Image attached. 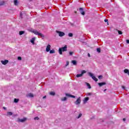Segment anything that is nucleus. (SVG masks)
<instances>
[{"instance_id": "f257e3e1", "label": "nucleus", "mask_w": 129, "mask_h": 129, "mask_svg": "<svg viewBox=\"0 0 129 129\" xmlns=\"http://www.w3.org/2000/svg\"><path fill=\"white\" fill-rule=\"evenodd\" d=\"M31 32H32V33H33V34H34L35 35L41 37V38L45 37V35L44 34L41 33L40 32H39V31H38V30H37L31 29Z\"/></svg>"}, {"instance_id": "f03ea898", "label": "nucleus", "mask_w": 129, "mask_h": 129, "mask_svg": "<svg viewBox=\"0 0 129 129\" xmlns=\"http://www.w3.org/2000/svg\"><path fill=\"white\" fill-rule=\"evenodd\" d=\"M65 51H67V45H65L63 47H61L59 49V53L60 55H62L63 54L62 52H64Z\"/></svg>"}, {"instance_id": "7ed1b4c3", "label": "nucleus", "mask_w": 129, "mask_h": 129, "mask_svg": "<svg viewBox=\"0 0 129 129\" xmlns=\"http://www.w3.org/2000/svg\"><path fill=\"white\" fill-rule=\"evenodd\" d=\"M88 74H89V76H90V77H91L92 78V79L93 80H94V81H96V82L98 81V80L96 78V77H95V76H93L92 73H88Z\"/></svg>"}, {"instance_id": "20e7f679", "label": "nucleus", "mask_w": 129, "mask_h": 129, "mask_svg": "<svg viewBox=\"0 0 129 129\" xmlns=\"http://www.w3.org/2000/svg\"><path fill=\"white\" fill-rule=\"evenodd\" d=\"M84 73H86V71L85 70H83V71H82V72H81V74H78V75H77V77L78 78H79V77H82L83 76V74H84Z\"/></svg>"}, {"instance_id": "39448f33", "label": "nucleus", "mask_w": 129, "mask_h": 129, "mask_svg": "<svg viewBox=\"0 0 129 129\" xmlns=\"http://www.w3.org/2000/svg\"><path fill=\"white\" fill-rule=\"evenodd\" d=\"M80 103H81V97H80L75 102V104H76V105H78L79 104H80Z\"/></svg>"}, {"instance_id": "423d86ee", "label": "nucleus", "mask_w": 129, "mask_h": 129, "mask_svg": "<svg viewBox=\"0 0 129 129\" xmlns=\"http://www.w3.org/2000/svg\"><path fill=\"white\" fill-rule=\"evenodd\" d=\"M56 33L58 34V36L59 37H63V36H65V33L63 32L59 31L58 30H56Z\"/></svg>"}, {"instance_id": "0eeeda50", "label": "nucleus", "mask_w": 129, "mask_h": 129, "mask_svg": "<svg viewBox=\"0 0 129 129\" xmlns=\"http://www.w3.org/2000/svg\"><path fill=\"white\" fill-rule=\"evenodd\" d=\"M1 63L3 65H7V64H8V63H9V60H2Z\"/></svg>"}, {"instance_id": "6e6552de", "label": "nucleus", "mask_w": 129, "mask_h": 129, "mask_svg": "<svg viewBox=\"0 0 129 129\" xmlns=\"http://www.w3.org/2000/svg\"><path fill=\"white\" fill-rule=\"evenodd\" d=\"M50 50H51V45L49 44L47 45L46 48V52H49Z\"/></svg>"}, {"instance_id": "1a4fd4ad", "label": "nucleus", "mask_w": 129, "mask_h": 129, "mask_svg": "<svg viewBox=\"0 0 129 129\" xmlns=\"http://www.w3.org/2000/svg\"><path fill=\"white\" fill-rule=\"evenodd\" d=\"M27 120V118H23V119H19L18 121L20 122H25Z\"/></svg>"}, {"instance_id": "9d476101", "label": "nucleus", "mask_w": 129, "mask_h": 129, "mask_svg": "<svg viewBox=\"0 0 129 129\" xmlns=\"http://www.w3.org/2000/svg\"><path fill=\"white\" fill-rule=\"evenodd\" d=\"M80 12L81 13V14L82 15H83V16H84V15H85V12H84V11H83V8H80L79 9Z\"/></svg>"}, {"instance_id": "9b49d317", "label": "nucleus", "mask_w": 129, "mask_h": 129, "mask_svg": "<svg viewBox=\"0 0 129 129\" xmlns=\"http://www.w3.org/2000/svg\"><path fill=\"white\" fill-rule=\"evenodd\" d=\"M6 5V1H0V7H2L3 6H5Z\"/></svg>"}, {"instance_id": "f8f14e48", "label": "nucleus", "mask_w": 129, "mask_h": 129, "mask_svg": "<svg viewBox=\"0 0 129 129\" xmlns=\"http://www.w3.org/2000/svg\"><path fill=\"white\" fill-rule=\"evenodd\" d=\"M98 84L100 87H101V86H103V85H105L106 83L105 82H102V83H99Z\"/></svg>"}, {"instance_id": "ddd939ff", "label": "nucleus", "mask_w": 129, "mask_h": 129, "mask_svg": "<svg viewBox=\"0 0 129 129\" xmlns=\"http://www.w3.org/2000/svg\"><path fill=\"white\" fill-rule=\"evenodd\" d=\"M89 100V97H86L85 98L84 100H83L84 103L85 104Z\"/></svg>"}, {"instance_id": "4468645a", "label": "nucleus", "mask_w": 129, "mask_h": 129, "mask_svg": "<svg viewBox=\"0 0 129 129\" xmlns=\"http://www.w3.org/2000/svg\"><path fill=\"white\" fill-rule=\"evenodd\" d=\"M36 38H32L30 42L31 43H32V44H33V45H35V40Z\"/></svg>"}, {"instance_id": "2eb2a0df", "label": "nucleus", "mask_w": 129, "mask_h": 129, "mask_svg": "<svg viewBox=\"0 0 129 129\" xmlns=\"http://www.w3.org/2000/svg\"><path fill=\"white\" fill-rule=\"evenodd\" d=\"M86 84L87 85V86H88L89 89H91V86H90V84L87 82H86Z\"/></svg>"}, {"instance_id": "dca6fc26", "label": "nucleus", "mask_w": 129, "mask_h": 129, "mask_svg": "<svg viewBox=\"0 0 129 129\" xmlns=\"http://www.w3.org/2000/svg\"><path fill=\"white\" fill-rule=\"evenodd\" d=\"M7 116H10L11 115H13V113L12 112H7Z\"/></svg>"}, {"instance_id": "f3484780", "label": "nucleus", "mask_w": 129, "mask_h": 129, "mask_svg": "<svg viewBox=\"0 0 129 129\" xmlns=\"http://www.w3.org/2000/svg\"><path fill=\"white\" fill-rule=\"evenodd\" d=\"M24 34H25V31H21L19 32V35L20 36H22V35H24Z\"/></svg>"}, {"instance_id": "a211bd4d", "label": "nucleus", "mask_w": 129, "mask_h": 129, "mask_svg": "<svg viewBox=\"0 0 129 129\" xmlns=\"http://www.w3.org/2000/svg\"><path fill=\"white\" fill-rule=\"evenodd\" d=\"M124 73H126V74H128L129 75V70H128L125 69L124 70Z\"/></svg>"}, {"instance_id": "6ab92c4d", "label": "nucleus", "mask_w": 129, "mask_h": 129, "mask_svg": "<svg viewBox=\"0 0 129 129\" xmlns=\"http://www.w3.org/2000/svg\"><path fill=\"white\" fill-rule=\"evenodd\" d=\"M61 101H66V100H67V98L66 97L62 98L61 99Z\"/></svg>"}, {"instance_id": "aec40b11", "label": "nucleus", "mask_w": 129, "mask_h": 129, "mask_svg": "<svg viewBox=\"0 0 129 129\" xmlns=\"http://www.w3.org/2000/svg\"><path fill=\"white\" fill-rule=\"evenodd\" d=\"M49 53L50 54H54V53H55V50L52 49V50H49Z\"/></svg>"}, {"instance_id": "412c9836", "label": "nucleus", "mask_w": 129, "mask_h": 129, "mask_svg": "<svg viewBox=\"0 0 129 129\" xmlns=\"http://www.w3.org/2000/svg\"><path fill=\"white\" fill-rule=\"evenodd\" d=\"M28 97H34V95L32 93H29L28 95Z\"/></svg>"}, {"instance_id": "4be33fe9", "label": "nucleus", "mask_w": 129, "mask_h": 129, "mask_svg": "<svg viewBox=\"0 0 129 129\" xmlns=\"http://www.w3.org/2000/svg\"><path fill=\"white\" fill-rule=\"evenodd\" d=\"M72 63H73L74 65H76V64H77V62L76 61V60H72Z\"/></svg>"}, {"instance_id": "5701e85b", "label": "nucleus", "mask_w": 129, "mask_h": 129, "mask_svg": "<svg viewBox=\"0 0 129 129\" xmlns=\"http://www.w3.org/2000/svg\"><path fill=\"white\" fill-rule=\"evenodd\" d=\"M50 95H52V96H54L55 95V92H50L49 93Z\"/></svg>"}, {"instance_id": "b1692460", "label": "nucleus", "mask_w": 129, "mask_h": 129, "mask_svg": "<svg viewBox=\"0 0 129 129\" xmlns=\"http://www.w3.org/2000/svg\"><path fill=\"white\" fill-rule=\"evenodd\" d=\"M19 100H20L19 99H14V102L15 103H18V102H19Z\"/></svg>"}, {"instance_id": "393cba45", "label": "nucleus", "mask_w": 129, "mask_h": 129, "mask_svg": "<svg viewBox=\"0 0 129 129\" xmlns=\"http://www.w3.org/2000/svg\"><path fill=\"white\" fill-rule=\"evenodd\" d=\"M14 5L17 6L18 5V0H14Z\"/></svg>"}, {"instance_id": "a878e982", "label": "nucleus", "mask_w": 129, "mask_h": 129, "mask_svg": "<svg viewBox=\"0 0 129 129\" xmlns=\"http://www.w3.org/2000/svg\"><path fill=\"white\" fill-rule=\"evenodd\" d=\"M81 116H82V113H80L79 116L78 117H77V118H80V117H81Z\"/></svg>"}, {"instance_id": "bb28decb", "label": "nucleus", "mask_w": 129, "mask_h": 129, "mask_svg": "<svg viewBox=\"0 0 129 129\" xmlns=\"http://www.w3.org/2000/svg\"><path fill=\"white\" fill-rule=\"evenodd\" d=\"M68 35H69V37H73V34L71 33H69Z\"/></svg>"}, {"instance_id": "cd10ccee", "label": "nucleus", "mask_w": 129, "mask_h": 129, "mask_svg": "<svg viewBox=\"0 0 129 129\" xmlns=\"http://www.w3.org/2000/svg\"><path fill=\"white\" fill-rule=\"evenodd\" d=\"M118 33L119 35H122V32L121 31L118 30Z\"/></svg>"}, {"instance_id": "c85d7f7f", "label": "nucleus", "mask_w": 129, "mask_h": 129, "mask_svg": "<svg viewBox=\"0 0 129 129\" xmlns=\"http://www.w3.org/2000/svg\"><path fill=\"white\" fill-rule=\"evenodd\" d=\"M97 52H98V53H100L101 52L100 48H97Z\"/></svg>"}, {"instance_id": "c756f323", "label": "nucleus", "mask_w": 129, "mask_h": 129, "mask_svg": "<svg viewBox=\"0 0 129 129\" xmlns=\"http://www.w3.org/2000/svg\"><path fill=\"white\" fill-rule=\"evenodd\" d=\"M87 96H90V95H92V93H88L87 94Z\"/></svg>"}, {"instance_id": "7c9ffc66", "label": "nucleus", "mask_w": 129, "mask_h": 129, "mask_svg": "<svg viewBox=\"0 0 129 129\" xmlns=\"http://www.w3.org/2000/svg\"><path fill=\"white\" fill-rule=\"evenodd\" d=\"M103 76H102V75L99 76H98V78L100 80V79H102Z\"/></svg>"}, {"instance_id": "2f4dec72", "label": "nucleus", "mask_w": 129, "mask_h": 129, "mask_svg": "<svg viewBox=\"0 0 129 129\" xmlns=\"http://www.w3.org/2000/svg\"><path fill=\"white\" fill-rule=\"evenodd\" d=\"M66 95L67 96H68V97H71V95H70V94H69L66 93Z\"/></svg>"}, {"instance_id": "473e14b6", "label": "nucleus", "mask_w": 129, "mask_h": 129, "mask_svg": "<svg viewBox=\"0 0 129 129\" xmlns=\"http://www.w3.org/2000/svg\"><path fill=\"white\" fill-rule=\"evenodd\" d=\"M35 120H39V117H34Z\"/></svg>"}, {"instance_id": "72a5a7b5", "label": "nucleus", "mask_w": 129, "mask_h": 129, "mask_svg": "<svg viewBox=\"0 0 129 129\" xmlns=\"http://www.w3.org/2000/svg\"><path fill=\"white\" fill-rule=\"evenodd\" d=\"M69 54H70V55L71 56H72V55H73V52L70 51V52H69Z\"/></svg>"}, {"instance_id": "f704fd0d", "label": "nucleus", "mask_w": 129, "mask_h": 129, "mask_svg": "<svg viewBox=\"0 0 129 129\" xmlns=\"http://www.w3.org/2000/svg\"><path fill=\"white\" fill-rule=\"evenodd\" d=\"M18 60H22V57L19 56V57H18Z\"/></svg>"}, {"instance_id": "c9c22d12", "label": "nucleus", "mask_w": 129, "mask_h": 129, "mask_svg": "<svg viewBox=\"0 0 129 129\" xmlns=\"http://www.w3.org/2000/svg\"><path fill=\"white\" fill-rule=\"evenodd\" d=\"M69 65V61H67V63L66 64V67H67Z\"/></svg>"}, {"instance_id": "e433bc0d", "label": "nucleus", "mask_w": 129, "mask_h": 129, "mask_svg": "<svg viewBox=\"0 0 129 129\" xmlns=\"http://www.w3.org/2000/svg\"><path fill=\"white\" fill-rule=\"evenodd\" d=\"M20 18H21V19L23 18V13H20Z\"/></svg>"}, {"instance_id": "4c0bfd02", "label": "nucleus", "mask_w": 129, "mask_h": 129, "mask_svg": "<svg viewBox=\"0 0 129 129\" xmlns=\"http://www.w3.org/2000/svg\"><path fill=\"white\" fill-rule=\"evenodd\" d=\"M104 22H105V23H108V20H107V19H105V20H104Z\"/></svg>"}, {"instance_id": "58836bf2", "label": "nucleus", "mask_w": 129, "mask_h": 129, "mask_svg": "<svg viewBox=\"0 0 129 129\" xmlns=\"http://www.w3.org/2000/svg\"><path fill=\"white\" fill-rule=\"evenodd\" d=\"M71 97H72V98H75V96L71 95Z\"/></svg>"}, {"instance_id": "ea45409f", "label": "nucleus", "mask_w": 129, "mask_h": 129, "mask_svg": "<svg viewBox=\"0 0 129 129\" xmlns=\"http://www.w3.org/2000/svg\"><path fill=\"white\" fill-rule=\"evenodd\" d=\"M126 42L127 44H129V40L128 39H127L126 40Z\"/></svg>"}, {"instance_id": "a19ab883", "label": "nucleus", "mask_w": 129, "mask_h": 129, "mask_svg": "<svg viewBox=\"0 0 129 129\" xmlns=\"http://www.w3.org/2000/svg\"><path fill=\"white\" fill-rule=\"evenodd\" d=\"M122 88L123 89H125V87L123 86H122Z\"/></svg>"}, {"instance_id": "79ce46f5", "label": "nucleus", "mask_w": 129, "mask_h": 129, "mask_svg": "<svg viewBox=\"0 0 129 129\" xmlns=\"http://www.w3.org/2000/svg\"><path fill=\"white\" fill-rule=\"evenodd\" d=\"M46 97H47V96H44L43 97V99H45V98H46Z\"/></svg>"}, {"instance_id": "37998d69", "label": "nucleus", "mask_w": 129, "mask_h": 129, "mask_svg": "<svg viewBox=\"0 0 129 129\" xmlns=\"http://www.w3.org/2000/svg\"><path fill=\"white\" fill-rule=\"evenodd\" d=\"M88 57H90V54L88 53Z\"/></svg>"}, {"instance_id": "c03bdc74", "label": "nucleus", "mask_w": 129, "mask_h": 129, "mask_svg": "<svg viewBox=\"0 0 129 129\" xmlns=\"http://www.w3.org/2000/svg\"><path fill=\"white\" fill-rule=\"evenodd\" d=\"M123 121H125V118H123Z\"/></svg>"}, {"instance_id": "a18cd8bd", "label": "nucleus", "mask_w": 129, "mask_h": 129, "mask_svg": "<svg viewBox=\"0 0 129 129\" xmlns=\"http://www.w3.org/2000/svg\"><path fill=\"white\" fill-rule=\"evenodd\" d=\"M3 108H4V109H6L5 107H4Z\"/></svg>"}, {"instance_id": "49530a36", "label": "nucleus", "mask_w": 129, "mask_h": 129, "mask_svg": "<svg viewBox=\"0 0 129 129\" xmlns=\"http://www.w3.org/2000/svg\"><path fill=\"white\" fill-rule=\"evenodd\" d=\"M105 90H106V89L104 90V91H105Z\"/></svg>"}, {"instance_id": "de8ad7c7", "label": "nucleus", "mask_w": 129, "mask_h": 129, "mask_svg": "<svg viewBox=\"0 0 129 129\" xmlns=\"http://www.w3.org/2000/svg\"><path fill=\"white\" fill-rule=\"evenodd\" d=\"M75 13H76V12H75Z\"/></svg>"}]
</instances>
